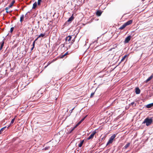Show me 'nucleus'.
<instances>
[{"label": "nucleus", "mask_w": 153, "mask_h": 153, "mask_svg": "<svg viewBox=\"0 0 153 153\" xmlns=\"http://www.w3.org/2000/svg\"><path fill=\"white\" fill-rule=\"evenodd\" d=\"M152 118H149L148 117L146 118L143 123V124H146V125L147 126H148L150 125L152 123Z\"/></svg>", "instance_id": "f257e3e1"}, {"label": "nucleus", "mask_w": 153, "mask_h": 153, "mask_svg": "<svg viewBox=\"0 0 153 153\" xmlns=\"http://www.w3.org/2000/svg\"><path fill=\"white\" fill-rule=\"evenodd\" d=\"M85 117L83 118L70 131V133H71L76 128L78 125H79L85 119Z\"/></svg>", "instance_id": "f03ea898"}, {"label": "nucleus", "mask_w": 153, "mask_h": 153, "mask_svg": "<svg viewBox=\"0 0 153 153\" xmlns=\"http://www.w3.org/2000/svg\"><path fill=\"white\" fill-rule=\"evenodd\" d=\"M71 36H68L66 38L65 41L66 42V43H70V42L71 41Z\"/></svg>", "instance_id": "7ed1b4c3"}, {"label": "nucleus", "mask_w": 153, "mask_h": 153, "mask_svg": "<svg viewBox=\"0 0 153 153\" xmlns=\"http://www.w3.org/2000/svg\"><path fill=\"white\" fill-rule=\"evenodd\" d=\"M96 133V132L95 131H94L87 138V140H89L90 139H92L93 138L94 135Z\"/></svg>", "instance_id": "20e7f679"}, {"label": "nucleus", "mask_w": 153, "mask_h": 153, "mask_svg": "<svg viewBox=\"0 0 153 153\" xmlns=\"http://www.w3.org/2000/svg\"><path fill=\"white\" fill-rule=\"evenodd\" d=\"M131 38V36H129L127 37L125 39L124 41V42L126 43H128L129 41L130 40Z\"/></svg>", "instance_id": "39448f33"}, {"label": "nucleus", "mask_w": 153, "mask_h": 153, "mask_svg": "<svg viewBox=\"0 0 153 153\" xmlns=\"http://www.w3.org/2000/svg\"><path fill=\"white\" fill-rule=\"evenodd\" d=\"M133 22V20H130L127 21L124 24L126 25V26L130 24H131Z\"/></svg>", "instance_id": "423d86ee"}, {"label": "nucleus", "mask_w": 153, "mask_h": 153, "mask_svg": "<svg viewBox=\"0 0 153 153\" xmlns=\"http://www.w3.org/2000/svg\"><path fill=\"white\" fill-rule=\"evenodd\" d=\"M153 77V74L149 77L146 81H145V82L146 83L147 82H148L151 79H152Z\"/></svg>", "instance_id": "0eeeda50"}, {"label": "nucleus", "mask_w": 153, "mask_h": 153, "mask_svg": "<svg viewBox=\"0 0 153 153\" xmlns=\"http://www.w3.org/2000/svg\"><path fill=\"white\" fill-rule=\"evenodd\" d=\"M140 92V90L138 88H135V93L136 94H139Z\"/></svg>", "instance_id": "6e6552de"}, {"label": "nucleus", "mask_w": 153, "mask_h": 153, "mask_svg": "<svg viewBox=\"0 0 153 153\" xmlns=\"http://www.w3.org/2000/svg\"><path fill=\"white\" fill-rule=\"evenodd\" d=\"M153 106V102L147 105L146 107L147 108H150Z\"/></svg>", "instance_id": "1a4fd4ad"}, {"label": "nucleus", "mask_w": 153, "mask_h": 153, "mask_svg": "<svg viewBox=\"0 0 153 153\" xmlns=\"http://www.w3.org/2000/svg\"><path fill=\"white\" fill-rule=\"evenodd\" d=\"M113 140L110 138L109 141H108L106 145L107 146L109 144L113 142Z\"/></svg>", "instance_id": "9d476101"}, {"label": "nucleus", "mask_w": 153, "mask_h": 153, "mask_svg": "<svg viewBox=\"0 0 153 153\" xmlns=\"http://www.w3.org/2000/svg\"><path fill=\"white\" fill-rule=\"evenodd\" d=\"M130 143H127L123 147L124 149H126L130 145Z\"/></svg>", "instance_id": "9b49d317"}, {"label": "nucleus", "mask_w": 153, "mask_h": 153, "mask_svg": "<svg viewBox=\"0 0 153 153\" xmlns=\"http://www.w3.org/2000/svg\"><path fill=\"white\" fill-rule=\"evenodd\" d=\"M15 1L14 0H13V1L12 2H11V3H10V5H9V8H10L11 7H12L13 5V4L15 3Z\"/></svg>", "instance_id": "f8f14e48"}, {"label": "nucleus", "mask_w": 153, "mask_h": 153, "mask_svg": "<svg viewBox=\"0 0 153 153\" xmlns=\"http://www.w3.org/2000/svg\"><path fill=\"white\" fill-rule=\"evenodd\" d=\"M1 44V47L0 48V50H1L2 48V47L4 45V41L3 40L1 43H0V44Z\"/></svg>", "instance_id": "ddd939ff"}, {"label": "nucleus", "mask_w": 153, "mask_h": 153, "mask_svg": "<svg viewBox=\"0 0 153 153\" xmlns=\"http://www.w3.org/2000/svg\"><path fill=\"white\" fill-rule=\"evenodd\" d=\"M102 13L101 11H97L96 12V15L98 16H100L102 14Z\"/></svg>", "instance_id": "4468645a"}, {"label": "nucleus", "mask_w": 153, "mask_h": 153, "mask_svg": "<svg viewBox=\"0 0 153 153\" xmlns=\"http://www.w3.org/2000/svg\"><path fill=\"white\" fill-rule=\"evenodd\" d=\"M84 140H82L80 142V143L78 145V146L79 147H82V144L84 143Z\"/></svg>", "instance_id": "2eb2a0df"}, {"label": "nucleus", "mask_w": 153, "mask_h": 153, "mask_svg": "<svg viewBox=\"0 0 153 153\" xmlns=\"http://www.w3.org/2000/svg\"><path fill=\"white\" fill-rule=\"evenodd\" d=\"M74 19V17L73 16V15L68 19V22H69L73 20Z\"/></svg>", "instance_id": "dca6fc26"}, {"label": "nucleus", "mask_w": 153, "mask_h": 153, "mask_svg": "<svg viewBox=\"0 0 153 153\" xmlns=\"http://www.w3.org/2000/svg\"><path fill=\"white\" fill-rule=\"evenodd\" d=\"M126 26V25L124 24L121 27H120L119 28L120 29L123 30L124 28Z\"/></svg>", "instance_id": "f3484780"}, {"label": "nucleus", "mask_w": 153, "mask_h": 153, "mask_svg": "<svg viewBox=\"0 0 153 153\" xmlns=\"http://www.w3.org/2000/svg\"><path fill=\"white\" fill-rule=\"evenodd\" d=\"M24 16L23 15H22L21 16V17H20V22H22V21L23 20V19H24Z\"/></svg>", "instance_id": "a211bd4d"}, {"label": "nucleus", "mask_w": 153, "mask_h": 153, "mask_svg": "<svg viewBox=\"0 0 153 153\" xmlns=\"http://www.w3.org/2000/svg\"><path fill=\"white\" fill-rule=\"evenodd\" d=\"M37 3L36 2H35L33 4V6L32 7L33 9H35L36 7L37 6Z\"/></svg>", "instance_id": "6ab92c4d"}, {"label": "nucleus", "mask_w": 153, "mask_h": 153, "mask_svg": "<svg viewBox=\"0 0 153 153\" xmlns=\"http://www.w3.org/2000/svg\"><path fill=\"white\" fill-rule=\"evenodd\" d=\"M45 35V33H41L39 36H38V38H40L41 37H43Z\"/></svg>", "instance_id": "aec40b11"}, {"label": "nucleus", "mask_w": 153, "mask_h": 153, "mask_svg": "<svg viewBox=\"0 0 153 153\" xmlns=\"http://www.w3.org/2000/svg\"><path fill=\"white\" fill-rule=\"evenodd\" d=\"M127 56V55H125L123 57L122 59L121 60L120 62V63L121 62H123L124 60L126 57Z\"/></svg>", "instance_id": "412c9836"}, {"label": "nucleus", "mask_w": 153, "mask_h": 153, "mask_svg": "<svg viewBox=\"0 0 153 153\" xmlns=\"http://www.w3.org/2000/svg\"><path fill=\"white\" fill-rule=\"evenodd\" d=\"M115 137H116V135L115 134H114L110 138L113 140L115 138Z\"/></svg>", "instance_id": "4be33fe9"}, {"label": "nucleus", "mask_w": 153, "mask_h": 153, "mask_svg": "<svg viewBox=\"0 0 153 153\" xmlns=\"http://www.w3.org/2000/svg\"><path fill=\"white\" fill-rule=\"evenodd\" d=\"M15 117H14L13 119H12L11 120L10 125H11L12 124H13L15 121Z\"/></svg>", "instance_id": "5701e85b"}, {"label": "nucleus", "mask_w": 153, "mask_h": 153, "mask_svg": "<svg viewBox=\"0 0 153 153\" xmlns=\"http://www.w3.org/2000/svg\"><path fill=\"white\" fill-rule=\"evenodd\" d=\"M74 46V48L75 49H77L78 47V45L77 43L75 44Z\"/></svg>", "instance_id": "b1692460"}, {"label": "nucleus", "mask_w": 153, "mask_h": 153, "mask_svg": "<svg viewBox=\"0 0 153 153\" xmlns=\"http://www.w3.org/2000/svg\"><path fill=\"white\" fill-rule=\"evenodd\" d=\"M42 0H38L37 4L38 5H40L41 3L42 2Z\"/></svg>", "instance_id": "393cba45"}, {"label": "nucleus", "mask_w": 153, "mask_h": 153, "mask_svg": "<svg viewBox=\"0 0 153 153\" xmlns=\"http://www.w3.org/2000/svg\"><path fill=\"white\" fill-rule=\"evenodd\" d=\"M13 29H14L13 27H12L11 28L10 30V32L12 33L13 31Z\"/></svg>", "instance_id": "a878e982"}, {"label": "nucleus", "mask_w": 153, "mask_h": 153, "mask_svg": "<svg viewBox=\"0 0 153 153\" xmlns=\"http://www.w3.org/2000/svg\"><path fill=\"white\" fill-rule=\"evenodd\" d=\"M68 52H66L65 53L64 55H63L62 56V58L63 57L65 56L66 55L68 54Z\"/></svg>", "instance_id": "bb28decb"}, {"label": "nucleus", "mask_w": 153, "mask_h": 153, "mask_svg": "<svg viewBox=\"0 0 153 153\" xmlns=\"http://www.w3.org/2000/svg\"><path fill=\"white\" fill-rule=\"evenodd\" d=\"M94 92H93L91 93L90 96V97H93V96L94 95Z\"/></svg>", "instance_id": "cd10ccee"}, {"label": "nucleus", "mask_w": 153, "mask_h": 153, "mask_svg": "<svg viewBox=\"0 0 153 153\" xmlns=\"http://www.w3.org/2000/svg\"><path fill=\"white\" fill-rule=\"evenodd\" d=\"M49 148H50V147H49V146H48V147H45V150H47L48 149H49Z\"/></svg>", "instance_id": "c85d7f7f"}, {"label": "nucleus", "mask_w": 153, "mask_h": 153, "mask_svg": "<svg viewBox=\"0 0 153 153\" xmlns=\"http://www.w3.org/2000/svg\"><path fill=\"white\" fill-rule=\"evenodd\" d=\"M9 7H6V8H5V10H8V9H9ZM6 12H7V13H8V12L7 11H6Z\"/></svg>", "instance_id": "c756f323"}, {"label": "nucleus", "mask_w": 153, "mask_h": 153, "mask_svg": "<svg viewBox=\"0 0 153 153\" xmlns=\"http://www.w3.org/2000/svg\"><path fill=\"white\" fill-rule=\"evenodd\" d=\"M6 128V127H3V128H2L1 129V130H0V131H1H1H2L4 129V128Z\"/></svg>", "instance_id": "7c9ffc66"}, {"label": "nucleus", "mask_w": 153, "mask_h": 153, "mask_svg": "<svg viewBox=\"0 0 153 153\" xmlns=\"http://www.w3.org/2000/svg\"><path fill=\"white\" fill-rule=\"evenodd\" d=\"M134 104V102H132L131 103V104H130V105H133Z\"/></svg>", "instance_id": "2f4dec72"}, {"label": "nucleus", "mask_w": 153, "mask_h": 153, "mask_svg": "<svg viewBox=\"0 0 153 153\" xmlns=\"http://www.w3.org/2000/svg\"><path fill=\"white\" fill-rule=\"evenodd\" d=\"M35 43V41H34L33 43V47H34Z\"/></svg>", "instance_id": "473e14b6"}, {"label": "nucleus", "mask_w": 153, "mask_h": 153, "mask_svg": "<svg viewBox=\"0 0 153 153\" xmlns=\"http://www.w3.org/2000/svg\"><path fill=\"white\" fill-rule=\"evenodd\" d=\"M74 108H73L72 110H71L70 111H70V113H71L72 112V111H73V110H74Z\"/></svg>", "instance_id": "72a5a7b5"}, {"label": "nucleus", "mask_w": 153, "mask_h": 153, "mask_svg": "<svg viewBox=\"0 0 153 153\" xmlns=\"http://www.w3.org/2000/svg\"><path fill=\"white\" fill-rule=\"evenodd\" d=\"M74 40H72V41L71 42V45L72 44H73V42H74Z\"/></svg>", "instance_id": "f704fd0d"}, {"label": "nucleus", "mask_w": 153, "mask_h": 153, "mask_svg": "<svg viewBox=\"0 0 153 153\" xmlns=\"http://www.w3.org/2000/svg\"><path fill=\"white\" fill-rule=\"evenodd\" d=\"M30 13V12H27L26 13V14H25V17L26 16V15H27V13Z\"/></svg>", "instance_id": "c9c22d12"}, {"label": "nucleus", "mask_w": 153, "mask_h": 153, "mask_svg": "<svg viewBox=\"0 0 153 153\" xmlns=\"http://www.w3.org/2000/svg\"><path fill=\"white\" fill-rule=\"evenodd\" d=\"M34 48V47H33L32 48H31V51Z\"/></svg>", "instance_id": "e433bc0d"}, {"label": "nucleus", "mask_w": 153, "mask_h": 153, "mask_svg": "<svg viewBox=\"0 0 153 153\" xmlns=\"http://www.w3.org/2000/svg\"><path fill=\"white\" fill-rule=\"evenodd\" d=\"M39 38H38V37L34 41H35V42L36 41L37 39H38Z\"/></svg>", "instance_id": "4c0bfd02"}, {"label": "nucleus", "mask_w": 153, "mask_h": 153, "mask_svg": "<svg viewBox=\"0 0 153 153\" xmlns=\"http://www.w3.org/2000/svg\"><path fill=\"white\" fill-rule=\"evenodd\" d=\"M1 134V131H0V134Z\"/></svg>", "instance_id": "58836bf2"}, {"label": "nucleus", "mask_w": 153, "mask_h": 153, "mask_svg": "<svg viewBox=\"0 0 153 153\" xmlns=\"http://www.w3.org/2000/svg\"><path fill=\"white\" fill-rule=\"evenodd\" d=\"M152 89H153V87L152 88Z\"/></svg>", "instance_id": "ea45409f"}]
</instances>
